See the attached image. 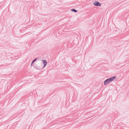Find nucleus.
I'll use <instances>...</instances> for the list:
<instances>
[{
	"label": "nucleus",
	"instance_id": "obj_1",
	"mask_svg": "<svg viewBox=\"0 0 129 129\" xmlns=\"http://www.w3.org/2000/svg\"><path fill=\"white\" fill-rule=\"evenodd\" d=\"M116 78L115 76H114L111 78L107 79L104 82V84L105 85H106L110 83L111 82L113 81Z\"/></svg>",
	"mask_w": 129,
	"mask_h": 129
},
{
	"label": "nucleus",
	"instance_id": "obj_2",
	"mask_svg": "<svg viewBox=\"0 0 129 129\" xmlns=\"http://www.w3.org/2000/svg\"><path fill=\"white\" fill-rule=\"evenodd\" d=\"M93 4L95 6H101V3L99 2L95 1Z\"/></svg>",
	"mask_w": 129,
	"mask_h": 129
},
{
	"label": "nucleus",
	"instance_id": "obj_6",
	"mask_svg": "<svg viewBox=\"0 0 129 129\" xmlns=\"http://www.w3.org/2000/svg\"><path fill=\"white\" fill-rule=\"evenodd\" d=\"M39 67L38 66H36L35 67V68L37 70H39Z\"/></svg>",
	"mask_w": 129,
	"mask_h": 129
},
{
	"label": "nucleus",
	"instance_id": "obj_4",
	"mask_svg": "<svg viewBox=\"0 0 129 129\" xmlns=\"http://www.w3.org/2000/svg\"><path fill=\"white\" fill-rule=\"evenodd\" d=\"M36 59L37 58H36L33 60L31 64V66L33 64V63H34V62L36 61Z\"/></svg>",
	"mask_w": 129,
	"mask_h": 129
},
{
	"label": "nucleus",
	"instance_id": "obj_3",
	"mask_svg": "<svg viewBox=\"0 0 129 129\" xmlns=\"http://www.w3.org/2000/svg\"><path fill=\"white\" fill-rule=\"evenodd\" d=\"M42 61L43 62V64L44 66L43 67V68H44L46 65L47 64V61L45 60H42Z\"/></svg>",
	"mask_w": 129,
	"mask_h": 129
},
{
	"label": "nucleus",
	"instance_id": "obj_5",
	"mask_svg": "<svg viewBox=\"0 0 129 129\" xmlns=\"http://www.w3.org/2000/svg\"><path fill=\"white\" fill-rule=\"evenodd\" d=\"M71 11L75 12H77V11L75 9H72Z\"/></svg>",
	"mask_w": 129,
	"mask_h": 129
}]
</instances>
